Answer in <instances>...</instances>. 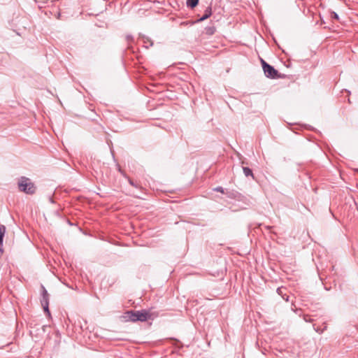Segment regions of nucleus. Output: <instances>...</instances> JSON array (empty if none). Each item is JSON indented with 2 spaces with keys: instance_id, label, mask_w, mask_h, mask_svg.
Instances as JSON below:
<instances>
[{
  "instance_id": "f257e3e1",
  "label": "nucleus",
  "mask_w": 358,
  "mask_h": 358,
  "mask_svg": "<svg viewBox=\"0 0 358 358\" xmlns=\"http://www.w3.org/2000/svg\"><path fill=\"white\" fill-rule=\"evenodd\" d=\"M18 187L21 192L28 194H33L36 192V187L31 180L26 177H22L18 182Z\"/></svg>"
},
{
  "instance_id": "f03ea898",
  "label": "nucleus",
  "mask_w": 358,
  "mask_h": 358,
  "mask_svg": "<svg viewBox=\"0 0 358 358\" xmlns=\"http://www.w3.org/2000/svg\"><path fill=\"white\" fill-rule=\"evenodd\" d=\"M261 63L264 70L265 76L271 79L280 78L278 72L275 70L273 66L266 63L264 59H261Z\"/></svg>"
},
{
  "instance_id": "7ed1b4c3",
  "label": "nucleus",
  "mask_w": 358,
  "mask_h": 358,
  "mask_svg": "<svg viewBox=\"0 0 358 358\" xmlns=\"http://www.w3.org/2000/svg\"><path fill=\"white\" fill-rule=\"evenodd\" d=\"M43 293H42V299H41V305L43 308L45 313L48 314V315H50L48 305H49V294L47 290L45 289L43 286H42Z\"/></svg>"
},
{
  "instance_id": "20e7f679",
  "label": "nucleus",
  "mask_w": 358,
  "mask_h": 358,
  "mask_svg": "<svg viewBox=\"0 0 358 358\" xmlns=\"http://www.w3.org/2000/svg\"><path fill=\"white\" fill-rule=\"evenodd\" d=\"M136 321L145 322L152 318V313L149 310H142L136 311Z\"/></svg>"
},
{
  "instance_id": "39448f33",
  "label": "nucleus",
  "mask_w": 358,
  "mask_h": 358,
  "mask_svg": "<svg viewBox=\"0 0 358 358\" xmlns=\"http://www.w3.org/2000/svg\"><path fill=\"white\" fill-rule=\"evenodd\" d=\"M136 310H128L126 311L121 317L120 319L122 322H137L136 320Z\"/></svg>"
},
{
  "instance_id": "423d86ee",
  "label": "nucleus",
  "mask_w": 358,
  "mask_h": 358,
  "mask_svg": "<svg viewBox=\"0 0 358 358\" xmlns=\"http://www.w3.org/2000/svg\"><path fill=\"white\" fill-rule=\"evenodd\" d=\"M6 232V227L3 225H0V256L2 255L3 250V239Z\"/></svg>"
},
{
  "instance_id": "0eeeda50",
  "label": "nucleus",
  "mask_w": 358,
  "mask_h": 358,
  "mask_svg": "<svg viewBox=\"0 0 358 358\" xmlns=\"http://www.w3.org/2000/svg\"><path fill=\"white\" fill-rule=\"evenodd\" d=\"M212 14L211 8L208 6L204 13V15L199 20V22L203 21L208 19Z\"/></svg>"
},
{
  "instance_id": "6e6552de",
  "label": "nucleus",
  "mask_w": 358,
  "mask_h": 358,
  "mask_svg": "<svg viewBox=\"0 0 358 358\" xmlns=\"http://www.w3.org/2000/svg\"><path fill=\"white\" fill-rule=\"evenodd\" d=\"M199 1V0H187V6L192 9L198 5Z\"/></svg>"
},
{
  "instance_id": "1a4fd4ad",
  "label": "nucleus",
  "mask_w": 358,
  "mask_h": 358,
  "mask_svg": "<svg viewBox=\"0 0 358 358\" xmlns=\"http://www.w3.org/2000/svg\"><path fill=\"white\" fill-rule=\"evenodd\" d=\"M243 171L244 175L246 177L251 176L253 179H255V176L253 175L252 171L249 167L243 166Z\"/></svg>"
},
{
  "instance_id": "9d476101",
  "label": "nucleus",
  "mask_w": 358,
  "mask_h": 358,
  "mask_svg": "<svg viewBox=\"0 0 358 358\" xmlns=\"http://www.w3.org/2000/svg\"><path fill=\"white\" fill-rule=\"evenodd\" d=\"M143 43H145V47L146 48H148L149 47H151L153 45L152 41L148 37H145L143 38Z\"/></svg>"
},
{
  "instance_id": "9b49d317",
  "label": "nucleus",
  "mask_w": 358,
  "mask_h": 358,
  "mask_svg": "<svg viewBox=\"0 0 358 358\" xmlns=\"http://www.w3.org/2000/svg\"><path fill=\"white\" fill-rule=\"evenodd\" d=\"M225 194H227V197L230 199H235L236 198L238 192L234 191H227Z\"/></svg>"
},
{
  "instance_id": "f8f14e48",
  "label": "nucleus",
  "mask_w": 358,
  "mask_h": 358,
  "mask_svg": "<svg viewBox=\"0 0 358 358\" xmlns=\"http://www.w3.org/2000/svg\"><path fill=\"white\" fill-rule=\"evenodd\" d=\"M330 17L333 20H339L338 15L336 12H334V11L331 12Z\"/></svg>"
},
{
  "instance_id": "ddd939ff",
  "label": "nucleus",
  "mask_w": 358,
  "mask_h": 358,
  "mask_svg": "<svg viewBox=\"0 0 358 358\" xmlns=\"http://www.w3.org/2000/svg\"><path fill=\"white\" fill-rule=\"evenodd\" d=\"M213 190L215 192H220L222 194H225V192H226L224 191V189L222 187H217L214 188Z\"/></svg>"
},
{
  "instance_id": "4468645a",
  "label": "nucleus",
  "mask_w": 358,
  "mask_h": 358,
  "mask_svg": "<svg viewBox=\"0 0 358 358\" xmlns=\"http://www.w3.org/2000/svg\"><path fill=\"white\" fill-rule=\"evenodd\" d=\"M126 38L128 42H131L133 41V36L131 35H127Z\"/></svg>"
},
{
  "instance_id": "2eb2a0df",
  "label": "nucleus",
  "mask_w": 358,
  "mask_h": 358,
  "mask_svg": "<svg viewBox=\"0 0 358 358\" xmlns=\"http://www.w3.org/2000/svg\"><path fill=\"white\" fill-rule=\"evenodd\" d=\"M304 320H305L306 322L310 321L309 316H308V315L304 316Z\"/></svg>"
},
{
  "instance_id": "dca6fc26",
  "label": "nucleus",
  "mask_w": 358,
  "mask_h": 358,
  "mask_svg": "<svg viewBox=\"0 0 358 358\" xmlns=\"http://www.w3.org/2000/svg\"><path fill=\"white\" fill-rule=\"evenodd\" d=\"M129 184H130V185H131L132 186H135V187H136V185H134V182H133L131 179H129Z\"/></svg>"
},
{
  "instance_id": "f3484780",
  "label": "nucleus",
  "mask_w": 358,
  "mask_h": 358,
  "mask_svg": "<svg viewBox=\"0 0 358 358\" xmlns=\"http://www.w3.org/2000/svg\"><path fill=\"white\" fill-rule=\"evenodd\" d=\"M271 228H272V227H269V226H267V227H266V229H271Z\"/></svg>"
}]
</instances>
